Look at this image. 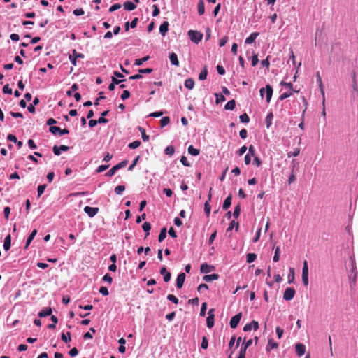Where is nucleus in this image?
<instances>
[{
  "label": "nucleus",
  "instance_id": "61",
  "mask_svg": "<svg viewBox=\"0 0 358 358\" xmlns=\"http://www.w3.org/2000/svg\"><path fill=\"white\" fill-rule=\"evenodd\" d=\"M103 280L105 281V282H108L109 284H111L112 282H113V278H111V276L108 273H106L103 277Z\"/></svg>",
  "mask_w": 358,
  "mask_h": 358
},
{
  "label": "nucleus",
  "instance_id": "22",
  "mask_svg": "<svg viewBox=\"0 0 358 358\" xmlns=\"http://www.w3.org/2000/svg\"><path fill=\"white\" fill-rule=\"evenodd\" d=\"M205 13V6L203 0H199L198 3V13L199 15H203Z\"/></svg>",
  "mask_w": 358,
  "mask_h": 358
},
{
  "label": "nucleus",
  "instance_id": "3",
  "mask_svg": "<svg viewBox=\"0 0 358 358\" xmlns=\"http://www.w3.org/2000/svg\"><path fill=\"white\" fill-rule=\"evenodd\" d=\"M49 131L54 135L59 134V136H62L69 134V131L67 129H62L57 126L50 127Z\"/></svg>",
  "mask_w": 358,
  "mask_h": 358
},
{
  "label": "nucleus",
  "instance_id": "8",
  "mask_svg": "<svg viewBox=\"0 0 358 358\" xmlns=\"http://www.w3.org/2000/svg\"><path fill=\"white\" fill-rule=\"evenodd\" d=\"M316 77H317V83L319 84L320 90V92H321L322 98H323V99H322V104H324V102H325L324 90V87H323V83H322V78L320 77V75L319 72H317Z\"/></svg>",
  "mask_w": 358,
  "mask_h": 358
},
{
  "label": "nucleus",
  "instance_id": "16",
  "mask_svg": "<svg viewBox=\"0 0 358 358\" xmlns=\"http://www.w3.org/2000/svg\"><path fill=\"white\" fill-rule=\"evenodd\" d=\"M10 246H11V236H10V234H8V236H6V238L4 239L3 249L6 251H8V250H10Z\"/></svg>",
  "mask_w": 358,
  "mask_h": 358
},
{
  "label": "nucleus",
  "instance_id": "1",
  "mask_svg": "<svg viewBox=\"0 0 358 358\" xmlns=\"http://www.w3.org/2000/svg\"><path fill=\"white\" fill-rule=\"evenodd\" d=\"M187 34L190 40L196 44H198L202 40L203 38V34L198 31L189 30L187 32Z\"/></svg>",
  "mask_w": 358,
  "mask_h": 358
},
{
  "label": "nucleus",
  "instance_id": "59",
  "mask_svg": "<svg viewBox=\"0 0 358 358\" xmlns=\"http://www.w3.org/2000/svg\"><path fill=\"white\" fill-rule=\"evenodd\" d=\"M239 136L242 139H245L248 136V131L245 129H243L239 131Z\"/></svg>",
  "mask_w": 358,
  "mask_h": 358
},
{
  "label": "nucleus",
  "instance_id": "56",
  "mask_svg": "<svg viewBox=\"0 0 358 358\" xmlns=\"http://www.w3.org/2000/svg\"><path fill=\"white\" fill-rule=\"evenodd\" d=\"M153 71L152 68H146V69H138V72L142 75V73H150Z\"/></svg>",
  "mask_w": 358,
  "mask_h": 358
},
{
  "label": "nucleus",
  "instance_id": "7",
  "mask_svg": "<svg viewBox=\"0 0 358 358\" xmlns=\"http://www.w3.org/2000/svg\"><path fill=\"white\" fill-rule=\"evenodd\" d=\"M252 328L254 329L255 331L258 329V328H259L258 322H257L255 320H252L250 323L247 324L246 325H245V327H243V331H249Z\"/></svg>",
  "mask_w": 358,
  "mask_h": 358
},
{
  "label": "nucleus",
  "instance_id": "40",
  "mask_svg": "<svg viewBox=\"0 0 358 358\" xmlns=\"http://www.w3.org/2000/svg\"><path fill=\"white\" fill-rule=\"evenodd\" d=\"M209 201H206L204 204V211L206 213L207 217H209L210 213L211 207L209 204Z\"/></svg>",
  "mask_w": 358,
  "mask_h": 358
},
{
  "label": "nucleus",
  "instance_id": "6",
  "mask_svg": "<svg viewBox=\"0 0 358 358\" xmlns=\"http://www.w3.org/2000/svg\"><path fill=\"white\" fill-rule=\"evenodd\" d=\"M99 208L85 206L84 208V211L90 217H94L99 212Z\"/></svg>",
  "mask_w": 358,
  "mask_h": 358
},
{
  "label": "nucleus",
  "instance_id": "19",
  "mask_svg": "<svg viewBox=\"0 0 358 358\" xmlns=\"http://www.w3.org/2000/svg\"><path fill=\"white\" fill-rule=\"evenodd\" d=\"M123 6H124V8L126 10H129V11L134 10L136 8V5H135L134 3H132L131 1H127V2L124 3Z\"/></svg>",
  "mask_w": 358,
  "mask_h": 358
},
{
  "label": "nucleus",
  "instance_id": "21",
  "mask_svg": "<svg viewBox=\"0 0 358 358\" xmlns=\"http://www.w3.org/2000/svg\"><path fill=\"white\" fill-rule=\"evenodd\" d=\"M219 278V275L216 273H213L211 275H206L203 276V280L206 282H210L212 280H217Z\"/></svg>",
  "mask_w": 358,
  "mask_h": 358
},
{
  "label": "nucleus",
  "instance_id": "17",
  "mask_svg": "<svg viewBox=\"0 0 358 358\" xmlns=\"http://www.w3.org/2000/svg\"><path fill=\"white\" fill-rule=\"evenodd\" d=\"M278 348V344L273 341V339L270 338L268 342V345L266 346V351L269 352L272 349H276Z\"/></svg>",
  "mask_w": 358,
  "mask_h": 358
},
{
  "label": "nucleus",
  "instance_id": "55",
  "mask_svg": "<svg viewBox=\"0 0 358 358\" xmlns=\"http://www.w3.org/2000/svg\"><path fill=\"white\" fill-rule=\"evenodd\" d=\"M46 188V185H41L38 187V196H40L43 192L45 189Z\"/></svg>",
  "mask_w": 358,
  "mask_h": 358
},
{
  "label": "nucleus",
  "instance_id": "64",
  "mask_svg": "<svg viewBox=\"0 0 358 358\" xmlns=\"http://www.w3.org/2000/svg\"><path fill=\"white\" fill-rule=\"evenodd\" d=\"M121 8V5L119 4V3H115V4H113L112 6H110V8H109V11L110 12H113L116 10H118Z\"/></svg>",
  "mask_w": 358,
  "mask_h": 358
},
{
  "label": "nucleus",
  "instance_id": "43",
  "mask_svg": "<svg viewBox=\"0 0 358 358\" xmlns=\"http://www.w3.org/2000/svg\"><path fill=\"white\" fill-rule=\"evenodd\" d=\"M117 170H118V167L115 165L106 173V176L111 177L114 175Z\"/></svg>",
  "mask_w": 358,
  "mask_h": 358
},
{
  "label": "nucleus",
  "instance_id": "49",
  "mask_svg": "<svg viewBox=\"0 0 358 358\" xmlns=\"http://www.w3.org/2000/svg\"><path fill=\"white\" fill-rule=\"evenodd\" d=\"M71 57H75L76 59L78 58H84V55L82 53L78 52L76 50H72V55H70Z\"/></svg>",
  "mask_w": 358,
  "mask_h": 358
},
{
  "label": "nucleus",
  "instance_id": "23",
  "mask_svg": "<svg viewBox=\"0 0 358 358\" xmlns=\"http://www.w3.org/2000/svg\"><path fill=\"white\" fill-rule=\"evenodd\" d=\"M231 195H229L225 199L222 206L224 210H227L230 207L231 204Z\"/></svg>",
  "mask_w": 358,
  "mask_h": 358
},
{
  "label": "nucleus",
  "instance_id": "26",
  "mask_svg": "<svg viewBox=\"0 0 358 358\" xmlns=\"http://www.w3.org/2000/svg\"><path fill=\"white\" fill-rule=\"evenodd\" d=\"M185 87L192 90L194 87V80L192 78H188L185 81Z\"/></svg>",
  "mask_w": 358,
  "mask_h": 358
},
{
  "label": "nucleus",
  "instance_id": "9",
  "mask_svg": "<svg viewBox=\"0 0 358 358\" xmlns=\"http://www.w3.org/2000/svg\"><path fill=\"white\" fill-rule=\"evenodd\" d=\"M185 280V274L184 273H180V274H178L176 279V286L178 288L180 289L182 287Z\"/></svg>",
  "mask_w": 358,
  "mask_h": 358
},
{
  "label": "nucleus",
  "instance_id": "29",
  "mask_svg": "<svg viewBox=\"0 0 358 358\" xmlns=\"http://www.w3.org/2000/svg\"><path fill=\"white\" fill-rule=\"evenodd\" d=\"M138 130L141 134V137L143 141H148L150 138L149 136L145 134V129L141 127H138Z\"/></svg>",
  "mask_w": 358,
  "mask_h": 358
},
{
  "label": "nucleus",
  "instance_id": "44",
  "mask_svg": "<svg viewBox=\"0 0 358 358\" xmlns=\"http://www.w3.org/2000/svg\"><path fill=\"white\" fill-rule=\"evenodd\" d=\"M201 347V348L205 349V350L208 348V338L206 336H203Z\"/></svg>",
  "mask_w": 358,
  "mask_h": 358
},
{
  "label": "nucleus",
  "instance_id": "41",
  "mask_svg": "<svg viewBox=\"0 0 358 358\" xmlns=\"http://www.w3.org/2000/svg\"><path fill=\"white\" fill-rule=\"evenodd\" d=\"M170 122V118L169 117H163L161 120V127H164L166 126Z\"/></svg>",
  "mask_w": 358,
  "mask_h": 358
},
{
  "label": "nucleus",
  "instance_id": "62",
  "mask_svg": "<svg viewBox=\"0 0 358 358\" xmlns=\"http://www.w3.org/2000/svg\"><path fill=\"white\" fill-rule=\"evenodd\" d=\"M227 41H228V37L225 36L220 40L219 45L220 47H222L227 43Z\"/></svg>",
  "mask_w": 358,
  "mask_h": 358
},
{
  "label": "nucleus",
  "instance_id": "52",
  "mask_svg": "<svg viewBox=\"0 0 358 358\" xmlns=\"http://www.w3.org/2000/svg\"><path fill=\"white\" fill-rule=\"evenodd\" d=\"M167 299L171 301H172L175 304H178V299L176 296H175L174 295H173V294H169L167 296Z\"/></svg>",
  "mask_w": 358,
  "mask_h": 358
},
{
  "label": "nucleus",
  "instance_id": "48",
  "mask_svg": "<svg viewBox=\"0 0 358 358\" xmlns=\"http://www.w3.org/2000/svg\"><path fill=\"white\" fill-rule=\"evenodd\" d=\"M292 94V90H289V91H288V92H284V93H282V94L280 96L279 99H280V100H284V99H285L286 98L289 97Z\"/></svg>",
  "mask_w": 358,
  "mask_h": 358
},
{
  "label": "nucleus",
  "instance_id": "53",
  "mask_svg": "<svg viewBox=\"0 0 358 358\" xmlns=\"http://www.w3.org/2000/svg\"><path fill=\"white\" fill-rule=\"evenodd\" d=\"M235 226L237 230L238 228V222H236L234 220H232L230 222L229 227L227 228V231L232 230Z\"/></svg>",
  "mask_w": 358,
  "mask_h": 358
},
{
  "label": "nucleus",
  "instance_id": "37",
  "mask_svg": "<svg viewBox=\"0 0 358 358\" xmlns=\"http://www.w3.org/2000/svg\"><path fill=\"white\" fill-rule=\"evenodd\" d=\"M214 317H212V315H210V316H208V317L206 319L207 327L210 329L212 328L214 325Z\"/></svg>",
  "mask_w": 358,
  "mask_h": 358
},
{
  "label": "nucleus",
  "instance_id": "32",
  "mask_svg": "<svg viewBox=\"0 0 358 358\" xmlns=\"http://www.w3.org/2000/svg\"><path fill=\"white\" fill-rule=\"evenodd\" d=\"M257 258V255L255 253H248L246 256V260L248 263L253 262Z\"/></svg>",
  "mask_w": 358,
  "mask_h": 358
},
{
  "label": "nucleus",
  "instance_id": "60",
  "mask_svg": "<svg viewBox=\"0 0 358 358\" xmlns=\"http://www.w3.org/2000/svg\"><path fill=\"white\" fill-rule=\"evenodd\" d=\"M129 96H130V92L128 90H125L123 91V92L121 95V99L122 100H125V99H128Z\"/></svg>",
  "mask_w": 358,
  "mask_h": 358
},
{
  "label": "nucleus",
  "instance_id": "36",
  "mask_svg": "<svg viewBox=\"0 0 358 358\" xmlns=\"http://www.w3.org/2000/svg\"><path fill=\"white\" fill-rule=\"evenodd\" d=\"M125 190V185H118L115 188V192L117 195H122Z\"/></svg>",
  "mask_w": 358,
  "mask_h": 358
},
{
  "label": "nucleus",
  "instance_id": "58",
  "mask_svg": "<svg viewBox=\"0 0 358 358\" xmlns=\"http://www.w3.org/2000/svg\"><path fill=\"white\" fill-rule=\"evenodd\" d=\"M247 349L243 346H241L240 353L238 356V358H245V352Z\"/></svg>",
  "mask_w": 358,
  "mask_h": 358
},
{
  "label": "nucleus",
  "instance_id": "45",
  "mask_svg": "<svg viewBox=\"0 0 358 358\" xmlns=\"http://www.w3.org/2000/svg\"><path fill=\"white\" fill-rule=\"evenodd\" d=\"M239 118L241 122L243 123H248L250 121V118L245 113L240 115Z\"/></svg>",
  "mask_w": 358,
  "mask_h": 358
},
{
  "label": "nucleus",
  "instance_id": "33",
  "mask_svg": "<svg viewBox=\"0 0 358 358\" xmlns=\"http://www.w3.org/2000/svg\"><path fill=\"white\" fill-rule=\"evenodd\" d=\"M207 75H208V70H207V68L205 67L199 73V79L201 80H203L205 79H206V77H207Z\"/></svg>",
  "mask_w": 358,
  "mask_h": 358
},
{
  "label": "nucleus",
  "instance_id": "14",
  "mask_svg": "<svg viewBox=\"0 0 358 358\" xmlns=\"http://www.w3.org/2000/svg\"><path fill=\"white\" fill-rule=\"evenodd\" d=\"M169 59H170V62L171 63L176 66H179V60L178 59V56L175 53V52H171L169 54Z\"/></svg>",
  "mask_w": 358,
  "mask_h": 358
},
{
  "label": "nucleus",
  "instance_id": "50",
  "mask_svg": "<svg viewBox=\"0 0 358 358\" xmlns=\"http://www.w3.org/2000/svg\"><path fill=\"white\" fill-rule=\"evenodd\" d=\"M3 92L4 94H11L13 93L12 89L9 87L8 84H6L3 87Z\"/></svg>",
  "mask_w": 358,
  "mask_h": 358
},
{
  "label": "nucleus",
  "instance_id": "28",
  "mask_svg": "<svg viewBox=\"0 0 358 358\" xmlns=\"http://www.w3.org/2000/svg\"><path fill=\"white\" fill-rule=\"evenodd\" d=\"M188 152L192 155L197 156L200 153V150L194 148L193 145H190L188 148Z\"/></svg>",
  "mask_w": 358,
  "mask_h": 358
},
{
  "label": "nucleus",
  "instance_id": "15",
  "mask_svg": "<svg viewBox=\"0 0 358 358\" xmlns=\"http://www.w3.org/2000/svg\"><path fill=\"white\" fill-rule=\"evenodd\" d=\"M52 308L50 307L49 308H45L43 310H41L39 313H38V316L40 317H47V316H50L52 314Z\"/></svg>",
  "mask_w": 358,
  "mask_h": 358
},
{
  "label": "nucleus",
  "instance_id": "24",
  "mask_svg": "<svg viewBox=\"0 0 358 358\" xmlns=\"http://www.w3.org/2000/svg\"><path fill=\"white\" fill-rule=\"evenodd\" d=\"M36 234H37V230L34 229L27 240L25 248H27L29 245V244L31 243V242L32 241V240L34 239V238L35 237Z\"/></svg>",
  "mask_w": 358,
  "mask_h": 358
},
{
  "label": "nucleus",
  "instance_id": "38",
  "mask_svg": "<svg viewBox=\"0 0 358 358\" xmlns=\"http://www.w3.org/2000/svg\"><path fill=\"white\" fill-rule=\"evenodd\" d=\"M215 96L216 97L215 102L217 104L225 101L224 96L221 94L215 93Z\"/></svg>",
  "mask_w": 358,
  "mask_h": 358
},
{
  "label": "nucleus",
  "instance_id": "13",
  "mask_svg": "<svg viewBox=\"0 0 358 358\" xmlns=\"http://www.w3.org/2000/svg\"><path fill=\"white\" fill-rule=\"evenodd\" d=\"M169 22L167 21H164L159 27V32L160 34L164 36L169 30Z\"/></svg>",
  "mask_w": 358,
  "mask_h": 358
},
{
  "label": "nucleus",
  "instance_id": "12",
  "mask_svg": "<svg viewBox=\"0 0 358 358\" xmlns=\"http://www.w3.org/2000/svg\"><path fill=\"white\" fill-rule=\"evenodd\" d=\"M159 272H160V274L164 275L163 278H164V281L165 282H167L170 280L171 277V273L168 272L165 267H162L160 269Z\"/></svg>",
  "mask_w": 358,
  "mask_h": 358
},
{
  "label": "nucleus",
  "instance_id": "10",
  "mask_svg": "<svg viewBox=\"0 0 358 358\" xmlns=\"http://www.w3.org/2000/svg\"><path fill=\"white\" fill-rule=\"evenodd\" d=\"M295 350L297 355L301 357L306 352V347L302 343H297L295 345Z\"/></svg>",
  "mask_w": 358,
  "mask_h": 358
},
{
  "label": "nucleus",
  "instance_id": "34",
  "mask_svg": "<svg viewBox=\"0 0 358 358\" xmlns=\"http://www.w3.org/2000/svg\"><path fill=\"white\" fill-rule=\"evenodd\" d=\"M142 228L144 230V231L146 232V236L150 234L149 231L151 229V224L149 222H144L142 225Z\"/></svg>",
  "mask_w": 358,
  "mask_h": 358
},
{
  "label": "nucleus",
  "instance_id": "4",
  "mask_svg": "<svg viewBox=\"0 0 358 358\" xmlns=\"http://www.w3.org/2000/svg\"><path fill=\"white\" fill-rule=\"evenodd\" d=\"M296 294V291L292 287H287L283 294V299L286 301L292 300Z\"/></svg>",
  "mask_w": 358,
  "mask_h": 358
},
{
  "label": "nucleus",
  "instance_id": "20",
  "mask_svg": "<svg viewBox=\"0 0 358 358\" xmlns=\"http://www.w3.org/2000/svg\"><path fill=\"white\" fill-rule=\"evenodd\" d=\"M259 36V33L258 32H253L252 33L249 37H248L246 39H245V43H248V44H250V43H252L255 39L257 38V37Z\"/></svg>",
  "mask_w": 358,
  "mask_h": 358
},
{
  "label": "nucleus",
  "instance_id": "11",
  "mask_svg": "<svg viewBox=\"0 0 358 358\" xmlns=\"http://www.w3.org/2000/svg\"><path fill=\"white\" fill-rule=\"evenodd\" d=\"M214 269L213 266L208 265L206 263H203L201 265V272L203 273H208Z\"/></svg>",
  "mask_w": 358,
  "mask_h": 358
},
{
  "label": "nucleus",
  "instance_id": "25",
  "mask_svg": "<svg viewBox=\"0 0 358 358\" xmlns=\"http://www.w3.org/2000/svg\"><path fill=\"white\" fill-rule=\"evenodd\" d=\"M236 107V101L234 99L230 100L227 102V103L224 106L225 110H232Z\"/></svg>",
  "mask_w": 358,
  "mask_h": 358
},
{
  "label": "nucleus",
  "instance_id": "18",
  "mask_svg": "<svg viewBox=\"0 0 358 358\" xmlns=\"http://www.w3.org/2000/svg\"><path fill=\"white\" fill-rule=\"evenodd\" d=\"M266 101L270 102L273 94V88L270 85H266Z\"/></svg>",
  "mask_w": 358,
  "mask_h": 358
},
{
  "label": "nucleus",
  "instance_id": "39",
  "mask_svg": "<svg viewBox=\"0 0 358 358\" xmlns=\"http://www.w3.org/2000/svg\"><path fill=\"white\" fill-rule=\"evenodd\" d=\"M280 250L279 247H277L275 250V255L273 256V262H277L280 259Z\"/></svg>",
  "mask_w": 358,
  "mask_h": 358
},
{
  "label": "nucleus",
  "instance_id": "46",
  "mask_svg": "<svg viewBox=\"0 0 358 358\" xmlns=\"http://www.w3.org/2000/svg\"><path fill=\"white\" fill-rule=\"evenodd\" d=\"M164 152L166 155H172L174 154L175 149L173 146L169 145L166 148Z\"/></svg>",
  "mask_w": 358,
  "mask_h": 358
},
{
  "label": "nucleus",
  "instance_id": "54",
  "mask_svg": "<svg viewBox=\"0 0 358 358\" xmlns=\"http://www.w3.org/2000/svg\"><path fill=\"white\" fill-rule=\"evenodd\" d=\"M99 292L103 295V296H108V288L106 287H104V286H102L100 287L99 289Z\"/></svg>",
  "mask_w": 358,
  "mask_h": 358
},
{
  "label": "nucleus",
  "instance_id": "5",
  "mask_svg": "<svg viewBox=\"0 0 358 358\" xmlns=\"http://www.w3.org/2000/svg\"><path fill=\"white\" fill-rule=\"evenodd\" d=\"M241 317H242V313H238V314H236V315H234V317H231V319L230 320V323H229L231 328L235 329L237 327L238 323L240 322Z\"/></svg>",
  "mask_w": 358,
  "mask_h": 358
},
{
  "label": "nucleus",
  "instance_id": "51",
  "mask_svg": "<svg viewBox=\"0 0 358 358\" xmlns=\"http://www.w3.org/2000/svg\"><path fill=\"white\" fill-rule=\"evenodd\" d=\"M273 115L272 113H270L269 114L267 115V116L266 117L267 128H268L270 127V125L271 124V120L273 119Z\"/></svg>",
  "mask_w": 358,
  "mask_h": 358
},
{
  "label": "nucleus",
  "instance_id": "47",
  "mask_svg": "<svg viewBox=\"0 0 358 358\" xmlns=\"http://www.w3.org/2000/svg\"><path fill=\"white\" fill-rule=\"evenodd\" d=\"M240 213H241V206H240V205H237L234 208V213H233L234 217L235 218H238V216L240 215Z\"/></svg>",
  "mask_w": 358,
  "mask_h": 358
},
{
  "label": "nucleus",
  "instance_id": "57",
  "mask_svg": "<svg viewBox=\"0 0 358 358\" xmlns=\"http://www.w3.org/2000/svg\"><path fill=\"white\" fill-rule=\"evenodd\" d=\"M206 308H207V303H203V304L201 306V312H200L201 316L204 317L206 315Z\"/></svg>",
  "mask_w": 358,
  "mask_h": 358
},
{
  "label": "nucleus",
  "instance_id": "27",
  "mask_svg": "<svg viewBox=\"0 0 358 358\" xmlns=\"http://www.w3.org/2000/svg\"><path fill=\"white\" fill-rule=\"evenodd\" d=\"M294 278H295L294 268H289V274H288V282L289 283L294 282Z\"/></svg>",
  "mask_w": 358,
  "mask_h": 358
},
{
  "label": "nucleus",
  "instance_id": "2",
  "mask_svg": "<svg viewBox=\"0 0 358 358\" xmlns=\"http://www.w3.org/2000/svg\"><path fill=\"white\" fill-rule=\"evenodd\" d=\"M308 266L306 260L303 261V269H302V281L305 286L308 285Z\"/></svg>",
  "mask_w": 358,
  "mask_h": 358
},
{
  "label": "nucleus",
  "instance_id": "42",
  "mask_svg": "<svg viewBox=\"0 0 358 358\" xmlns=\"http://www.w3.org/2000/svg\"><path fill=\"white\" fill-rule=\"evenodd\" d=\"M141 145V141H134L129 144V148L131 149H136L138 147H139Z\"/></svg>",
  "mask_w": 358,
  "mask_h": 358
},
{
  "label": "nucleus",
  "instance_id": "30",
  "mask_svg": "<svg viewBox=\"0 0 358 358\" xmlns=\"http://www.w3.org/2000/svg\"><path fill=\"white\" fill-rule=\"evenodd\" d=\"M166 237V228L164 227L162 229V230L159 234L158 241L159 242H162V241H164Z\"/></svg>",
  "mask_w": 358,
  "mask_h": 358
},
{
  "label": "nucleus",
  "instance_id": "63",
  "mask_svg": "<svg viewBox=\"0 0 358 358\" xmlns=\"http://www.w3.org/2000/svg\"><path fill=\"white\" fill-rule=\"evenodd\" d=\"M69 354L71 357H75L78 354V350H77L76 348H73L72 349L70 350Z\"/></svg>",
  "mask_w": 358,
  "mask_h": 358
},
{
  "label": "nucleus",
  "instance_id": "31",
  "mask_svg": "<svg viewBox=\"0 0 358 358\" xmlns=\"http://www.w3.org/2000/svg\"><path fill=\"white\" fill-rule=\"evenodd\" d=\"M61 339L65 343L71 341V333L69 331L66 334L62 333L61 335Z\"/></svg>",
  "mask_w": 358,
  "mask_h": 358
},
{
  "label": "nucleus",
  "instance_id": "35",
  "mask_svg": "<svg viewBox=\"0 0 358 358\" xmlns=\"http://www.w3.org/2000/svg\"><path fill=\"white\" fill-rule=\"evenodd\" d=\"M150 58L149 56H145L143 58H141V59H137L135 60V63L134 64L136 65V66H141L144 62H146L147 60H148Z\"/></svg>",
  "mask_w": 358,
  "mask_h": 358
}]
</instances>
